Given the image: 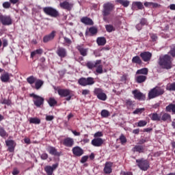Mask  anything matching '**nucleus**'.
Masks as SVG:
<instances>
[{
    "mask_svg": "<svg viewBox=\"0 0 175 175\" xmlns=\"http://www.w3.org/2000/svg\"><path fill=\"white\" fill-rule=\"evenodd\" d=\"M75 144V141L72 138H66V146L67 147H72Z\"/></svg>",
    "mask_w": 175,
    "mask_h": 175,
    "instance_id": "c03bdc74",
    "label": "nucleus"
},
{
    "mask_svg": "<svg viewBox=\"0 0 175 175\" xmlns=\"http://www.w3.org/2000/svg\"><path fill=\"white\" fill-rule=\"evenodd\" d=\"M136 162L137 163V166L139 167L141 170H143L144 172H147L148 169L150 168V163H148V161L145 159H137Z\"/></svg>",
    "mask_w": 175,
    "mask_h": 175,
    "instance_id": "7ed1b4c3",
    "label": "nucleus"
},
{
    "mask_svg": "<svg viewBox=\"0 0 175 175\" xmlns=\"http://www.w3.org/2000/svg\"><path fill=\"white\" fill-rule=\"evenodd\" d=\"M3 8H4V9H9V8H10V3H9V1L4 2L3 3Z\"/></svg>",
    "mask_w": 175,
    "mask_h": 175,
    "instance_id": "4d7b16f0",
    "label": "nucleus"
},
{
    "mask_svg": "<svg viewBox=\"0 0 175 175\" xmlns=\"http://www.w3.org/2000/svg\"><path fill=\"white\" fill-rule=\"evenodd\" d=\"M40 157H41V159L45 160L49 158V154H47L46 153H43L41 154Z\"/></svg>",
    "mask_w": 175,
    "mask_h": 175,
    "instance_id": "052dcab7",
    "label": "nucleus"
},
{
    "mask_svg": "<svg viewBox=\"0 0 175 175\" xmlns=\"http://www.w3.org/2000/svg\"><path fill=\"white\" fill-rule=\"evenodd\" d=\"M88 156H83L81 157V159L80 161L81 163H85L87 161H88Z\"/></svg>",
    "mask_w": 175,
    "mask_h": 175,
    "instance_id": "5fc2aeb1",
    "label": "nucleus"
},
{
    "mask_svg": "<svg viewBox=\"0 0 175 175\" xmlns=\"http://www.w3.org/2000/svg\"><path fill=\"white\" fill-rule=\"evenodd\" d=\"M5 145L7 146V147H8V151H9L10 152H13L14 151V148L16 147V142H14L13 140H6Z\"/></svg>",
    "mask_w": 175,
    "mask_h": 175,
    "instance_id": "9b49d317",
    "label": "nucleus"
},
{
    "mask_svg": "<svg viewBox=\"0 0 175 175\" xmlns=\"http://www.w3.org/2000/svg\"><path fill=\"white\" fill-rule=\"evenodd\" d=\"M132 151H133V152H139L141 154L142 152H144V146L142 145H136L133 148Z\"/></svg>",
    "mask_w": 175,
    "mask_h": 175,
    "instance_id": "aec40b11",
    "label": "nucleus"
},
{
    "mask_svg": "<svg viewBox=\"0 0 175 175\" xmlns=\"http://www.w3.org/2000/svg\"><path fill=\"white\" fill-rule=\"evenodd\" d=\"M44 170H45L47 175H53V173L54 172V170H53V168L50 165H48V166L45 167Z\"/></svg>",
    "mask_w": 175,
    "mask_h": 175,
    "instance_id": "e433bc0d",
    "label": "nucleus"
},
{
    "mask_svg": "<svg viewBox=\"0 0 175 175\" xmlns=\"http://www.w3.org/2000/svg\"><path fill=\"white\" fill-rule=\"evenodd\" d=\"M2 83H8L10 80V75L8 72H4L0 77Z\"/></svg>",
    "mask_w": 175,
    "mask_h": 175,
    "instance_id": "412c9836",
    "label": "nucleus"
},
{
    "mask_svg": "<svg viewBox=\"0 0 175 175\" xmlns=\"http://www.w3.org/2000/svg\"><path fill=\"white\" fill-rule=\"evenodd\" d=\"M110 112L106 109H103L101 111V117L103 118H107V117H109Z\"/></svg>",
    "mask_w": 175,
    "mask_h": 175,
    "instance_id": "a19ab883",
    "label": "nucleus"
},
{
    "mask_svg": "<svg viewBox=\"0 0 175 175\" xmlns=\"http://www.w3.org/2000/svg\"><path fill=\"white\" fill-rule=\"evenodd\" d=\"M140 57L142 58L144 62H148L150 59H151V57H152V54L150 52H143L140 53Z\"/></svg>",
    "mask_w": 175,
    "mask_h": 175,
    "instance_id": "4468645a",
    "label": "nucleus"
},
{
    "mask_svg": "<svg viewBox=\"0 0 175 175\" xmlns=\"http://www.w3.org/2000/svg\"><path fill=\"white\" fill-rule=\"evenodd\" d=\"M55 33H57V32L55 31H53L51 33L44 36V43H48V42H51V40H53L54 38H55Z\"/></svg>",
    "mask_w": 175,
    "mask_h": 175,
    "instance_id": "ddd939ff",
    "label": "nucleus"
},
{
    "mask_svg": "<svg viewBox=\"0 0 175 175\" xmlns=\"http://www.w3.org/2000/svg\"><path fill=\"white\" fill-rule=\"evenodd\" d=\"M12 174L13 175L20 174V170H18V169H17V168H14V170L12 171Z\"/></svg>",
    "mask_w": 175,
    "mask_h": 175,
    "instance_id": "680f3d73",
    "label": "nucleus"
},
{
    "mask_svg": "<svg viewBox=\"0 0 175 175\" xmlns=\"http://www.w3.org/2000/svg\"><path fill=\"white\" fill-rule=\"evenodd\" d=\"M145 109L144 108H137L136 109L133 113L134 114H142L144 111Z\"/></svg>",
    "mask_w": 175,
    "mask_h": 175,
    "instance_id": "603ef678",
    "label": "nucleus"
},
{
    "mask_svg": "<svg viewBox=\"0 0 175 175\" xmlns=\"http://www.w3.org/2000/svg\"><path fill=\"white\" fill-rule=\"evenodd\" d=\"M119 140H120V143L122 144V146L126 143V137H125V136L122 134L120 136Z\"/></svg>",
    "mask_w": 175,
    "mask_h": 175,
    "instance_id": "09e8293b",
    "label": "nucleus"
},
{
    "mask_svg": "<svg viewBox=\"0 0 175 175\" xmlns=\"http://www.w3.org/2000/svg\"><path fill=\"white\" fill-rule=\"evenodd\" d=\"M102 64V60H96L95 62L89 61L86 63V66L88 69L92 70L94 68H96L98 65H100Z\"/></svg>",
    "mask_w": 175,
    "mask_h": 175,
    "instance_id": "9d476101",
    "label": "nucleus"
},
{
    "mask_svg": "<svg viewBox=\"0 0 175 175\" xmlns=\"http://www.w3.org/2000/svg\"><path fill=\"white\" fill-rule=\"evenodd\" d=\"M165 110L169 113L172 111L174 114H175V104H170L166 107Z\"/></svg>",
    "mask_w": 175,
    "mask_h": 175,
    "instance_id": "c756f323",
    "label": "nucleus"
},
{
    "mask_svg": "<svg viewBox=\"0 0 175 175\" xmlns=\"http://www.w3.org/2000/svg\"><path fill=\"white\" fill-rule=\"evenodd\" d=\"M161 120L163 121H170L172 120V116L169 113H164L162 116Z\"/></svg>",
    "mask_w": 175,
    "mask_h": 175,
    "instance_id": "79ce46f5",
    "label": "nucleus"
},
{
    "mask_svg": "<svg viewBox=\"0 0 175 175\" xmlns=\"http://www.w3.org/2000/svg\"><path fill=\"white\" fill-rule=\"evenodd\" d=\"M77 50L79 51L82 57H86L88 53V49H84L83 46L81 45H78L77 46Z\"/></svg>",
    "mask_w": 175,
    "mask_h": 175,
    "instance_id": "f3484780",
    "label": "nucleus"
},
{
    "mask_svg": "<svg viewBox=\"0 0 175 175\" xmlns=\"http://www.w3.org/2000/svg\"><path fill=\"white\" fill-rule=\"evenodd\" d=\"M1 103L2 105H10L11 102H10V100H9L2 99V100H1Z\"/></svg>",
    "mask_w": 175,
    "mask_h": 175,
    "instance_id": "6e6d98bb",
    "label": "nucleus"
},
{
    "mask_svg": "<svg viewBox=\"0 0 175 175\" xmlns=\"http://www.w3.org/2000/svg\"><path fill=\"white\" fill-rule=\"evenodd\" d=\"M44 82L40 79H38L36 81L35 85H36V90H40V88L43 85Z\"/></svg>",
    "mask_w": 175,
    "mask_h": 175,
    "instance_id": "ea45409f",
    "label": "nucleus"
},
{
    "mask_svg": "<svg viewBox=\"0 0 175 175\" xmlns=\"http://www.w3.org/2000/svg\"><path fill=\"white\" fill-rule=\"evenodd\" d=\"M78 83L82 87H87V85H94L95 84V80L93 77H81L78 80Z\"/></svg>",
    "mask_w": 175,
    "mask_h": 175,
    "instance_id": "f03ea898",
    "label": "nucleus"
},
{
    "mask_svg": "<svg viewBox=\"0 0 175 175\" xmlns=\"http://www.w3.org/2000/svg\"><path fill=\"white\" fill-rule=\"evenodd\" d=\"M48 103L51 107H54L55 105H57V100H55V98L51 97L48 100Z\"/></svg>",
    "mask_w": 175,
    "mask_h": 175,
    "instance_id": "c9c22d12",
    "label": "nucleus"
},
{
    "mask_svg": "<svg viewBox=\"0 0 175 175\" xmlns=\"http://www.w3.org/2000/svg\"><path fill=\"white\" fill-rule=\"evenodd\" d=\"M88 32H90V33H91L92 36L95 35L96 33H97L98 29L96 27H92L89 28Z\"/></svg>",
    "mask_w": 175,
    "mask_h": 175,
    "instance_id": "de8ad7c7",
    "label": "nucleus"
},
{
    "mask_svg": "<svg viewBox=\"0 0 175 175\" xmlns=\"http://www.w3.org/2000/svg\"><path fill=\"white\" fill-rule=\"evenodd\" d=\"M0 136H1V137H3L4 139H6L8 135L7 134L6 132H0Z\"/></svg>",
    "mask_w": 175,
    "mask_h": 175,
    "instance_id": "0e129e2a",
    "label": "nucleus"
},
{
    "mask_svg": "<svg viewBox=\"0 0 175 175\" xmlns=\"http://www.w3.org/2000/svg\"><path fill=\"white\" fill-rule=\"evenodd\" d=\"M136 8H137V9H139V10H143V3H142L140 1L133 2L132 9H136Z\"/></svg>",
    "mask_w": 175,
    "mask_h": 175,
    "instance_id": "4be33fe9",
    "label": "nucleus"
},
{
    "mask_svg": "<svg viewBox=\"0 0 175 175\" xmlns=\"http://www.w3.org/2000/svg\"><path fill=\"white\" fill-rule=\"evenodd\" d=\"M96 73H98V75H102L103 73V66L100 64H98L96 67Z\"/></svg>",
    "mask_w": 175,
    "mask_h": 175,
    "instance_id": "f704fd0d",
    "label": "nucleus"
},
{
    "mask_svg": "<svg viewBox=\"0 0 175 175\" xmlns=\"http://www.w3.org/2000/svg\"><path fill=\"white\" fill-rule=\"evenodd\" d=\"M136 75H144L146 76V75H148V68H144L139 70H137L136 72Z\"/></svg>",
    "mask_w": 175,
    "mask_h": 175,
    "instance_id": "c85d7f7f",
    "label": "nucleus"
},
{
    "mask_svg": "<svg viewBox=\"0 0 175 175\" xmlns=\"http://www.w3.org/2000/svg\"><path fill=\"white\" fill-rule=\"evenodd\" d=\"M92 144L94 147H100L103 144V139L102 138H94L92 140Z\"/></svg>",
    "mask_w": 175,
    "mask_h": 175,
    "instance_id": "dca6fc26",
    "label": "nucleus"
},
{
    "mask_svg": "<svg viewBox=\"0 0 175 175\" xmlns=\"http://www.w3.org/2000/svg\"><path fill=\"white\" fill-rule=\"evenodd\" d=\"M72 8H73V3H66V10H72Z\"/></svg>",
    "mask_w": 175,
    "mask_h": 175,
    "instance_id": "13d9d810",
    "label": "nucleus"
},
{
    "mask_svg": "<svg viewBox=\"0 0 175 175\" xmlns=\"http://www.w3.org/2000/svg\"><path fill=\"white\" fill-rule=\"evenodd\" d=\"M98 46H105L106 44V38L105 37H98L96 40Z\"/></svg>",
    "mask_w": 175,
    "mask_h": 175,
    "instance_id": "a878e982",
    "label": "nucleus"
},
{
    "mask_svg": "<svg viewBox=\"0 0 175 175\" xmlns=\"http://www.w3.org/2000/svg\"><path fill=\"white\" fill-rule=\"evenodd\" d=\"M157 96H157V93L154 88L152 89L148 93V98L149 99H154V98H157Z\"/></svg>",
    "mask_w": 175,
    "mask_h": 175,
    "instance_id": "473e14b6",
    "label": "nucleus"
},
{
    "mask_svg": "<svg viewBox=\"0 0 175 175\" xmlns=\"http://www.w3.org/2000/svg\"><path fill=\"white\" fill-rule=\"evenodd\" d=\"M166 90H167V91H175V82L168 84L166 87Z\"/></svg>",
    "mask_w": 175,
    "mask_h": 175,
    "instance_id": "37998d69",
    "label": "nucleus"
},
{
    "mask_svg": "<svg viewBox=\"0 0 175 175\" xmlns=\"http://www.w3.org/2000/svg\"><path fill=\"white\" fill-rule=\"evenodd\" d=\"M170 49H171L169 53H170V55H172V57L175 58V44L171 45Z\"/></svg>",
    "mask_w": 175,
    "mask_h": 175,
    "instance_id": "a18cd8bd",
    "label": "nucleus"
},
{
    "mask_svg": "<svg viewBox=\"0 0 175 175\" xmlns=\"http://www.w3.org/2000/svg\"><path fill=\"white\" fill-rule=\"evenodd\" d=\"M147 80V77L145 75H139L135 77V81H137L139 84L141 83H144Z\"/></svg>",
    "mask_w": 175,
    "mask_h": 175,
    "instance_id": "5701e85b",
    "label": "nucleus"
},
{
    "mask_svg": "<svg viewBox=\"0 0 175 175\" xmlns=\"http://www.w3.org/2000/svg\"><path fill=\"white\" fill-rule=\"evenodd\" d=\"M150 38L152 42H157L158 40V36L155 33H150Z\"/></svg>",
    "mask_w": 175,
    "mask_h": 175,
    "instance_id": "864d4df0",
    "label": "nucleus"
},
{
    "mask_svg": "<svg viewBox=\"0 0 175 175\" xmlns=\"http://www.w3.org/2000/svg\"><path fill=\"white\" fill-rule=\"evenodd\" d=\"M81 23L85 25H94V22L92 20L87 16L83 17L81 19Z\"/></svg>",
    "mask_w": 175,
    "mask_h": 175,
    "instance_id": "6ab92c4d",
    "label": "nucleus"
},
{
    "mask_svg": "<svg viewBox=\"0 0 175 175\" xmlns=\"http://www.w3.org/2000/svg\"><path fill=\"white\" fill-rule=\"evenodd\" d=\"M147 142H148V139H139L138 144H144V143H147Z\"/></svg>",
    "mask_w": 175,
    "mask_h": 175,
    "instance_id": "e2e57ef3",
    "label": "nucleus"
},
{
    "mask_svg": "<svg viewBox=\"0 0 175 175\" xmlns=\"http://www.w3.org/2000/svg\"><path fill=\"white\" fill-rule=\"evenodd\" d=\"M135 125L137 126H139V128H143V126H146V125H147V121L146 120H139L137 123H135Z\"/></svg>",
    "mask_w": 175,
    "mask_h": 175,
    "instance_id": "4c0bfd02",
    "label": "nucleus"
},
{
    "mask_svg": "<svg viewBox=\"0 0 175 175\" xmlns=\"http://www.w3.org/2000/svg\"><path fill=\"white\" fill-rule=\"evenodd\" d=\"M94 95H96L100 100L105 101L107 99V95L103 92V90L101 88H95L94 91Z\"/></svg>",
    "mask_w": 175,
    "mask_h": 175,
    "instance_id": "0eeeda50",
    "label": "nucleus"
},
{
    "mask_svg": "<svg viewBox=\"0 0 175 175\" xmlns=\"http://www.w3.org/2000/svg\"><path fill=\"white\" fill-rule=\"evenodd\" d=\"M133 64H137L138 65H140L142 64V59H140V57L139 56H135L132 59Z\"/></svg>",
    "mask_w": 175,
    "mask_h": 175,
    "instance_id": "58836bf2",
    "label": "nucleus"
},
{
    "mask_svg": "<svg viewBox=\"0 0 175 175\" xmlns=\"http://www.w3.org/2000/svg\"><path fill=\"white\" fill-rule=\"evenodd\" d=\"M48 151L51 155H55V157H59L61 155V153L57 151V149L53 146H50Z\"/></svg>",
    "mask_w": 175,
    "mask_h": 175,
    "instance_id": "a211bd4d",
    "label": "nucleus"
},
{
    "mask_svg": "<svg viewBox=\"0 0 175 175\" xmlns=\"http://www.w3.org/2000/svg\"><path fill=\"white\" fill-rule=\"evenodd\" d=\"M88 94H90V90H82V95H84L85 96V95H88Z\"/></svg>",
    "mask_w": 175,
    "mask_h": 175,
    "instance_id": "338daca9",
    "label": "nucleus"
},
{
    "mask_svg": "<svg viewBox=\"0 0 175 175\" xmlns=\"http://www.w3.org/2000/svg\"><path fill=\"white\" fill-rule=\"evenodd\" d=\"M154 90L157 96H160V95H163V94H165V90L161 88H154Z\"/></svg>",
    "mask_w": 175,
    "mask_h": 175,
    "instance_id": "7c9ffc66",
    "label": "nucleus"
},
{
    "mask_svg": "<svg viewBox=\"0 0 175 175\" xmlns=\"http://www.w3.org/2000/svg\"><path fill=\"white\" fill-rule=\"evenodd\" d=\"M29 121V124H40V119L38 118H30Z\"/></svg>",
    "mask_w": 175,
    "mask_h": 175,
    "instance_id": "72a5a7b5",
    "label": "nucleus"
},
{
    "mask_svg": "<svg viewBox=\"0 0 175 175\" xmlns=\"http://www.w3.org/2000/svg\"><path fill=\"white\" fill-rule=\"evenodd\" d=\"M30 96L33 98V102L36 107H40L43 103H44V98L40 96H38L35 94H30Z\"/></svg>",
    "mask_w": 175,
    "mask_h": 175,
    "instance_id": "39448f33",
    "label": "nucleus"
},
{
    "mask_svg": "<svg viewBox=\"0 0 175 175\" xmlns=\"http://www.w3.org/2000/svg\"><path fill=\"white\" fill-rule=\"evenodd\" d=\"M43 11L45 14H47V16H51V17H58L59 14L55 8H53L51 7L44 8Z\"/></svg>",
    "mask_w": 175,
    "mask_h": 175,
    "instance_id": "20e7f679",
    "label": "nucleus"
},
{
    "mask_svg": "<svg viewBox=\"0 0 175 175\" xmlns=\"http://www.w3.org/2000/svg\"><path fill=\"white\" fill-rule=\"evenodd\" d=\"M169 9H170V10H175V4H170L169 5Z\"/></svg>",
    "mask_w": 175,
    "mask_h": 175,
    "instance_id": "774afa93",
    "label": "nucleus"
},
{
    "mask_svg": "<svg viewBox=\"0 0 175 175\" xmlns=\"http://www.w3.org/2000/svg\"><path fill=\"white\" fill-rule=\"evenodd\" d=\"M158 64L163 69H172V57L169 55H161Z\"/></svg>",
    "mask_w": 175,
    "mask_h": 175,
    "instance_id": "f257e3e1",
    "label": "nucleus"
},
{
    "mask_svg": "<svg viewBox=\"0 0 175 175\" xmlns=\"http://www.w3.org/2000/svg\"><path fill=\"white\" fill-rule=\"evenodd\" d=\"M0 23L3 25H12L13 21L10 16L0 14Z\"/></svg>",
    "mask_w": 175,
    "mask_h": 175,
    "instance_id": "6e6552de",
    "label": "nucleus"
},
{
    "mask_svg": "<svg viewBox=\"0 0 175 175\" xmlns=\"http://www.w3.org/2000/svg\"><path fill=\"white\" fill-rule=\"evenodd\" d=\"M102 136H103L102 132H97L94 134V137H102Z\"/></svg>",
    "mask_w": 175,
    "mask_h": 175,
    "instance_id": "69168bd1",
    "label": "nucleus"
},
{
    "mask_svg": "<svg viewBox=\"0 0 175 175\" xmlns=\"http://www.w3.org/2000/svg\"><path fill=\"white\" fill-rule=\"evenodd\" d=\"M56 53L61 58H64L65 55H66V51L63 48H59Z\"/></svg>",
    "mask_w": 175,
    "mask_h": 175,
    "instance_id": "b1692460",
    "label": "nucleus"
},
{
    "mask_svg": "<svg viewBox=\"0 0 175 175\" xmlns=\"http://www.w3.org/2000/svg\"><path fill=\"white\" fill-rule=\"evenodd\" d=\"M45 120L46 121H53L54 120V116L46 115Z\"/></svg>",
    "mask_w": 175,
    "mask_h": 175,
    "instance_id": "bf43d9fd",
    "label": "nucleus"
},
{
    "mask_svg": "<svg viewBox=\"0 0 175 175\" xmlns=\"http://www.w3.org/2000/svg\"><path fill=\"white\" fill-rule=\"evenodd\" d=\"M132 94L134 96V98L137 100H146V94L139 92L138 90H135L132 91Z\"/></svg>",
    "mask_w": 175,
    "mask_h": 175,
    "instance_id": "1a4fd4ad",
    "label": "nucleus"
},
{
    "mask_svg": "<svg viewBox=\"0 0 175 175\" xmlns=\"http://www.w3.org/2000/svg\"><path fill=\"white\" fill-rule=\"evenodd\" d=\"M113 9H114V5L111 3H106L103 5V16H109L111 12H113Z\"/></svg>",
    "mask_w": 175,
    "mask_h": 175,
    "instance_id": "423d86ee",
    "label": "nucleus"
},
{
    "mask_svg": "<svg viewBox=\"0 0 175 175\" xmlns=\"http://www.w3.org/2000/svg\"><path fill=\"white\" fill-rule=\"evenodd\" d=\"M116 2L117 3H120V5H122L124 8H128V6H129V3H131L128 0H116Z\"/></svg>",
    "mask_w": 175,
    "mask_h": 175,
    "instance_id": "393cba45",
    "label": "nucleus"
},
{
    "mask_svg": "<svg viewBox=\"0 0 175 175\" xmlns=\"http://www.w3.org/2000/svg\"><path fill=\"white\" fill-rule=\"evenodd\" d=\"M72 153L76 157H81V155H83V154H84V150H83V149H81V148H80L79 146H76L72 148Z\"/></svg>",
    "mask_w": 175,
    "mask_h": 175,
    "instance_id": "2eb2a0df",
    "label": "nucleus"
},
{
    "mask_svg": "<svg viewBox=\"0 0 175 175\" xmlns=\"http://www.w3.org/2000/svg\"><path fill=\"white\" fill-rule=\"evenodd\" d=\"M36 80V79L35 77H33V76H31L27 79V83H29V84H33V83H35Z\"/></svg>",
    "mask_w": 175,
    "mask_h": 175,
    "instance_id": "3c124183",
    "label": "nucleus"
},
{
    "mask_svg": "<svg viewBox=\"0 0 175 175\" xmlns=\"http://www.w3.org/2000/svg\"><path fill=\"white\" fill-rule=\"evenodd\" d=\"M105 29L107 32H113V31H115L114 26L111 25H106Z\"/></svg>",
    "mask_w": 175,
    "mask_h": 175,
    "instance_id": "49530a36",
    "label": "nucleus"
},
{
    "mask_svg": "<svg viewBox=\"0 0 175 175\" xmlns=\"http://www.w3.org/2000/svg\"><path fill=\"white\" fill-rule=\"evenodd\" d=\"M76 96L73 93L70 92V90H66V100H70V99H75Z\"/></svg>",
    "mask_w": 175,
    "mask_h": 175,
    "instance_id": "2f4dec72",
    "label": "nucleus"
},
{
    "mask_svg": "<svg viewBox=\"0 0 175 175\" xmlns=\"http://www.w3.org/2000/svg\"><path fill=\"white\" fill-rule=\"evenodd\" d=\"M42 54H43V49H39L32 51L31 53L30 57H31V58H33V57H35V55H40Z\"/></svg>",
    "mask_w": 175,
    "mask_h": 175,
    "instance_id": "cd10ccee",
    "label": "nucleus"
},
{
    "mask_svg": "<svg viewBox=\"0 0 175 175\" xmlns=\"http://www.w3.org/2000/svg\"><path fill=\"white\" fill-rule=\"evenodd\" d=\"M149 117L152 121H161V115H159L157 113H153L149 115Z\"/></svg>",
    "mask_w": 175,
    "mask_h": 175,
    "instance_id": "bb28decb",
    "label": "nucleus"
},
{
    "mask_svg": "<svg viewBox=\"0 0 175 175\" xmlns=\"http://www.w3.org/2000/svg\"><path fill=\"white\" fill-rule=\"evenodd\" d=\"M59 95L62 97L66 96V90L63 89H59L57 90Z\"/></svg>",
    "mask_w": 175,
    "mask_h": 175,
    "instance_id": "8fccbe9b",
    "label": "nucleus"
},
{
    "mask_svg": "<svg viewBox=\"0 0 175 175\" xmlns=\"http://www.w3.org/2000/svg\"><path fill=\"white\" fill-rule=\"evenodd\" d=\"M111 167H113V163L106 162L103 169L104 173H105V174H110V173L113 172V169Z\"/></svg>",
    "mask_w": 175,
    "mask_h": 175,
    "instance_id": "f8f14e48",
    "label": "nucleus"
}]
</instances>
